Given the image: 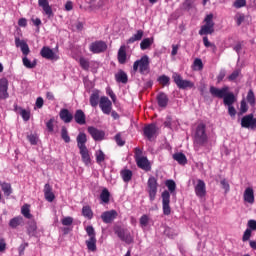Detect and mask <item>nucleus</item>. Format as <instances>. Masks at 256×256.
<instances>
[{
  "instance_id": "obj_1",
  "label": "nucleus",
  "mask_w": 256,
  "mask_h": 256,
  "mask_svg": "<svg viewBox=\"0 0 256 256\" xmlns=\"http://www.w3.org/2000/svg\"><path fill=\"white\" fill-rule=\"evenodd\" d=\"M194 147H205L209 143V136H207V125L200 123L197 125L194 133Z\"/></svg>"
},
{
  "instance_id": "obj_2",
  "label": "nucleus",
  "mask_w": 256,
  "mask_h": 256,
  "mask_svg": "<svg viewBox=\"0 0 256 256\" xmlns=\"http://www.w3.org/2000/svg\"><path fill=\"white\" fill-rule=\"evenodd\" d=\"M150 62H149V56L144 55L141 57V59L136 60L133 64V71L135 73H137V71H139V73L141 75H149V72L151 71V68L149 66Z\"/></svg>"
},
{
  "instance_id": "obj_3",
  "label": "nucleus",
  "mask_w": 256,
  "mask_h": 256,
  "mask_svg": "<svg viewBox=\"0 0 256 256\" xmlns=\"http://www.w3.org/2000/svg\"><path fill=\"white\" fill-rule=\"evenodd\" d=\"M85 231L89 237V239L85 241V245L88 251L95 253L97 251V234L95 233V228H93V226H87Z\"/></svg>"
},
{
  "instance_id": "obj_4",
  "label": "nucleus",
  "mask_w": 256,
  "mask_h": 256,
  "mask_svg": "<svg viewBox=\"0 0 256 256\" xmlns=\"http://www.w3.org/2000/svg\"><path fill=\"white\" fill-rule=\"evenodd\" d=\"M205 25L201 26L199 35H213L215 33V22H213V14H208L204 19Z\"/></svg>"
},
{
  "instance_id": "obj_5",
  "label": "nucleus",
  "mask_w": 256,
  "mask_h": 256,
  "mask_svg": "<svg viewBox=\"0 0 256 256\" xmlns=\"http://www.w3.org/2000/svg\"><path fill=\"white\" fill-rule=\"evenodd\" d=\"M172 79L174 83L177 85L178 89H193L195 87V83L191 80H184L181 74L174 72L172 74Z\"/></svg>"
},
{
  "instance_id": "obj_6",
  "label": "nucleus",
  "mask_w": 256,
  "mask_h": 256,
  "mask_svg": "<svg viewBox=\"0 0 256 256\" xmlns=\"http://www.w3.org/2000/svg\"><path fill=\"white\" fill-rule=\"evenodd\" d=\"M158 188H159V183H157V178H155V176L149 177L147 181L146 191L149 195L150 201H153L157 197Z\"/></svg>"
},
{
  "instance_id": "obj_7",
  "label": "nucleus",
  "mask_w": 256,
  "mask_h": 256,
  "mask_svg": "<svg viewBox=\"0 0 256 256\" xmlns=\"http://www.w3.org/2000/svg\"><path fill=\"white\" fill-rule=\"evenodd\" d=\"M115 234L121 241H124V243H127V245H131L133 243V236H131V232L125 228L118 227L115 230Z\"/></svg>"
},
{
  "instance_id": "obj_8",
  "label": "nucleus",
  "mask_w": 256,
  "mask_h": 256,
  "mask_svg": "<svg viewBox=\"0 0 256 256\" xmlns=\"http://www.w3.org/2000/svg\"><path fill=\"white\" fill-rule=\"evenodd\" d=\"M162 209L164 215H171V194L169 191L165 190L162 192Z\"/></svg>"
},
{
  "instance_id": "obj_9",
  "label": "nucleus",
  "mask_w": 256,
  "mask_h": 256,
  "mask_svg": "<svg viewBox=\"0 0 256 256\" xmlns=\"http://www.w3.org/2000/svg\"><path fill=\"white\" fill-rule=\"evenodd\" d=\"M99 107L104 115H111V110L113 109V103L107 96H102L100 98Z\"/></svg>"
},
{
  "instance_id": "obj_10",
  "label": "nucleus",
  "mask_w": 256,
  "mask_h": 256,
  "mask_svg": "<svg viewBox=\"0 0 256 256\" xmlns=\"http://www.w3.org/2000/svg\"><path fill=\"white\" fill-rule=\"evenodd\" d=\"M241 127L244 129H256V118L248 114L241 119Z\"/></svg>"
},
{
  "instance_id": "obj_11",
  "label": "nucleus",
  "mask_w": 256,
  "mask_h": 256,
  "mask_svg": "<svg viewBox=\"0 0 256 256\" xmlns=\"http://www.w3.org/2000/svg\"><path fill=\"white\" fill-rule=\"evenodd\" d=\"M89 50L94 54L104 53V51H107V43L101 40L92 42L89 46Z\"/></svg>"
},
{
  "instance_id": "obj_12",
  "label": "nucleus",
  "mask_w": 256,
  "mask_h": 256,
  "mask_svg": "<svg viewBox=\"0 0 256 256\" xmlns=\"http://www.w3.org/2000/svg\"><path fill=\"white\" fill-rule=\"evenodd\" d=\"M227 93H229L228 86H224L222 88H217L215 86L210 87V94L212 97H217V99H223Z\"/></svg>"
},
{
  "instance_id": "obj_13",
  "label": "nucleus",
  "mask_w": 256,
  "mask_h": 256,
  "mask_svg": "<svg viewBox=\"0 0 256 256\" xmlns=\"http://www.w3.org/2000/svg\"><path fill=\"white\" fill-rule=\"evenodd\" d=\"M196 197L203 199L205 195H207V187L205 185V181L199 179L197 180V184L194 187Z\"/></svg>"
},
{
  "instance_id": "obj_14",
  "label": "nucleus",
  "mask_w": 256,
  "mask_h": 256,
  "mask_svg": "<svg viewBox=\"0 0 256 256\" xmlns=\"http://www.w3.org/2000/svg\"><path fill=\"white\" fill-rule=\"evenodd\" d=\"M87 131L89 135H91L92 139H94V141H103V139H105V131L103 130H99L93 126H89L87 128Z\"/></svg>"
},
{
  "instance_id": "obj_15",
  "label": "nucleus",
  "mask_w": 256,
  "mask_h": 256,
  "mask_svg": "<svg viewBox=\"0 0 256 256\" xmlns=\"http://www.w3.org/2000/svg\"><path fill=\"white\" fill-rule=\"evenodd\" d=\"M9 80L7 78L0 79V98L9 99Z\"/></svg>"
},
{
  "instance_id": "obj_16",
  "label": "nucleus",
  "mask_w": 256,
  "mask_h": 256,
  "mask_svg": "<svg viewBox=\"0 0 256 256\" xmlns=\"http://www.w3.org/2000/svg\"><path fill=\"white\" fill-rule=\"evenodd\" d=\"M143 133H144V137H147V139L151 141V138L154 135H157V125L154 123L146 125L143 129Z\"/></svg>"
},
{
  "instance_id": "obj_17",
  "label": "nucleus",
  "mask_w": 256,
  "mask_h": 256,
  "mask_svg": "<svg viewBox=\"0 0 256 256\" xmlns=\"http://www.w3.org/2000/svg\"><path fill=\"white\" fill-rule=\"evenodd\" d=\"M101 219L103 223H113V221L117 219V211L116 210L105 211L101 214Z\"/></svg>"
},
{
  "instance_id": "obj_18",
  "label": "nucleus",
  "mask_w": 256,
  "mask_h": 256,
  "mask_svg": "<svg viewBox=\"0 0 256 256\" xmlns=\"http://www.w3.org/2000/svg\"><path fill=\"white\" fill-rule=\"evenodd\" d=\"M15 45L16 47H20L22 54L24 57H27L29 53H31V50L29 49V44L25 42V40H21L20 38H15Z\"/></svg>"
},
{
  "instance_id": "obj_19",
  "label": "nucleus",
  "mask_w": 256,
  "mask_h": 256,
  "mask_svg": "<svg viewBox=\"0 0 256 256\" xmlns=\"http://www.w3.org/2000/svg\"><path fill=\"white\" fill-rule=\"evenodd\" d=\"M243 199L245 203H249L250 205H253V203H255V192L251 187L245 189Z\"/></svg>"
},
{
  "instance_id": "obj_20",
  "label": "nucleus",
  "mask_w": 256,
  "mask_h": 256,
  "mask_svg": "<svg viewBox=\"0 0 256 256\" xmlns=\"http://www.w3.org/2000/svg\"><path fill=\"white\" fill-rule=\"evenodd\" d=\"M156 101L158 103V107L165 109V107L169 105V96H167L165 92H160L157 94Z\"/></svg>"
},
{
  "instance_id": "obj_21",
  "label": "nucleus",
  "mask_w": 256,
  "mask_h": 256,
  "mask_svg": "<svg viewBox=\"0 0 256 256\" xmlns=\"http://www.w3.org/2000/svg\"><path fill=\"white\" fill-rule=\"evenodd\" d=\"M44 197L49 203H53V201H55V194L53 193V187H51V184H45Z\"/></svg>"
},
{
  "instance_id": "obj_22",
  "label": "nucleus",
  "mask_w": 256,
  "mask_h": 256,
  "mask_svg": "<svg viewBox=\"0 0 256 256\" xmlns=\"http://www.w3.org/2000/svg\"><path fill=\"white\" fill-rule=\"evenodd\" d=\"M74 120L78 125H85V123H87L85 112H83L81 109L76 110L74 114Z\"/></svg>"
},
{
  "instance_id": "obj_23",
  "label": "nucleus",
  "mask_w": 256,
  "mask_h": 256,
  "mask_svg": "<svg viewBox=\"0 0 256 256\" xmlns=\"http://www.w3.org/2000/svg\"><path fill=\"white\" fill-rule=\"evenodd\" d=\"M76 141L79 150L87 149V134L80 132L76 138Z\"/></svg>"
},
{
  "instance_id": "obj_24",
  "label": "nucleus",
  "mask_w": 256,
  "mask_h": 256,
  "mask_svg": "<svg viewBox=\"0 0 256 256\" xmlns=\"http://www.w3.org/2000/svg\"><path fill=\"white\" fill-rule=\"evenodd\" d=\"M39 7H42L45 15L51 17L53 15V9L49 5V0H38Z\"/></svg>"
},
{
  "instance_id": "obj_25",
  "label": "nucleus",
  "mask_w": 256,
  "mask_h": 256,
  "mask_svg": "<svg viewBox=\"0 0 256 256\" xmlns=\"http://www.w3.org/2000/svg\"><path fill=\"white\" fill-rule=\"evenodd\" d=\"M117 59L120 65H125V63H127V48L125 47V45H122L119 48Z\"/></svg>"
},
{
  "instance_id": "obj_26",
  "label": "nucleus",
  "mask_w": 256,
  "mask_h": 256,
  "mask_svg": "<svg viewBox=\"0 0 256 256\" xmlns=\"http://www.w3.org/2000/svg\"><path fill=\"white\" fill-rule=\"evenodd\" d=\"M40 55L41 57H43V59H49L50 61H53V59H55V52H53V50L47 46H44L41 49Z\"/></svg>"
},
{
  "instance_id": "obj_27",
  "label": "nucleus",
  "mask_w": 256,
  "mask_h": 256,
  "mask_svg": "<svg viewBox=\"0 0 256 256\" xmlns=\"http://www.w3.org/2000/svg\"><path fill=\"white\" fill-rule=\"evenodd\" d=\"M136 164H137V167H139V169H143L144 171H151L149 160L145 156H143L142 158H138L136 160Z\"/></svg>"
},
{
  "instance_id": "obj_28",
  "label": "nucleus",
  "mask_w": 256,
  "mask_h": 256,
  "mask_svg": "<svg viewBox=\"0 0 256 256\" xmlns=\"http://www.w3.org/2000/svg\"><path fill=\"white\" fill-rule=\"evenodd\" d=\"M60 119L64 123H71L73 121V114L68 109L63 108L60 110Z\"/></svg>"
},
{
  "instance_id": "obj_29",
  "label": "nucleus",
  "mask_w": 256,
  "mask_h": 256,
  "mask_svg": "<svg viewBox=\"0 0 256 256\" xmlns=\"http://www.w3.org/2000/svg\"><path fill=\"white\" fill-rule=\"evenodd\" d=\"M115 80L117 81V83H123L124 85H126V83H128L129 81V77L127 76V73L125 71L120 69L115 74Z\"/></svg>"
},
{
  "instance_id": "obj_30",
  "label": "nucleus",
  "mask_w": 256,
  "mask_h": 256,
  "mask_svg": "<svg viewBox=\"0 0 256 256\" xmlns=\"http://www.w3.org/2000/svg\"><path fill=\"white\" fill-rule=\"evenodd\" d=\"M79 151H80V155L82 157V162L84 163V165L86 166L91 165V155L89 154V149L82 148Z\"/></svg>"
},
{
  "instance_id": "obj_31",
  "label": "nucleus",
  "mask_w": 256,
  "mask_h": 256,
  "mask_svg": "<svg viewBox=\"0 0 256 256\" xmlns=\"http://www.w3.org/2000/svg\"><path fill=\"white\" fill-rule=\"evenodd\" d=\"M235 101H237V98H235V94H233V92H227L226 95L223 97V103L227 107L233 106Z\"/></svg>"
},
{
  "instance_id": "obj_32",
  "label": "nucleus",
  "mask_w": 256,
  "mask_h": 256,
  "mask_svg": "<svg viewBox=\"0 0 256 256\" xmlns=\"http://www.w3.org/2000/svg\"><path fill=\"white\" fill-rule=\"evenodd\" d=\"M23 217L22 216H16L9 221V228L10 229H17V227H21L23 225Z\"/></svg>"
},
{
  "instance_id": "obj_33",
  "label": "nucleus",
  "mask_w": 256,
  "mask_h": 256,
  "mask_svg": "<svg viewBox=\"0 0 256 256\" xmlns=\"http://www.w3.org/2000/svg\"><path fill=\"white\" fill-rule=\"evenodd\" d=\"M143 35H145V32H143V30H137V32L127 40L128 45L135 43V41H141V39H143Z\"/></svg>"
},
{
  "instance_id": "obj_34",
  "label": "nucleus",
  "mask_w": 256,
  "mask_h": 256,
  "mask_svg": "<svg viewBox=\"0 0 256 256\" xmlns=\"http://www.w3.org/2000/svg\"><path fill=\"white\" fill-rule=\"evenodd\" d=\"M120 175L124 181V183H129L131 179H133V171L129 169H124L120 171Z\"/></svg>"
},
{
  "instance_id": "obj_35",
  "label": "nucleus",
  "mask_w": 256,
  "mask_h": 256,
  "mask_svg": "<svg viewBox=\"0 0 256 256\" xmlns=\"http://www.w3.org/2000/svg\"><path fill=\"white\" fill-rule=\"evenodd\" d=\"M1 189L5 197H10L13 194V187L11 186V183L3 182L1 184Z\"/></svg>"
},
{
  "instance_id": "obj_36",
  "label": "nucleus",
  "mask_w": 256,
  "mask_h": 256,
  "mask_svg": "<svg viewBox=\"0 0 256 256\" xmlns=\"http://www.w3.org/2000/svg\"><path fill=\"white\" fill-rule=\"evenodd\" d=\"M173 159L177 161L179 165H187V156L181 152L173 154Z\"/></svg>"
},
{
  "instance_id": "obj_37",
  "label": "nucleus",
  "mask_w": 256,
  "mask_h": 256,
  "mask_svg": "<svg viewBox=\"0 0 256 256\" xmlns=\"http://www.w3.org/2000/svg\"><path fill=\"white\" fill-rule=\"evenodd\" d=\"M22 63L24 65V67H26V69H35V67H37V60H33L31 62V60H29V58H27V56H24L22 58Z\"/></svg>"
},
{
  "instance_id": "obj_38",
  "label": "nucleus",
  "mask_w": 256,
  "mask_h": 256,
  "mask_svg": "<svg viewBox=\"0 0 256 256\" xmlns=\"http://www.w3.org/2000/svg\"><path fill=\"white\" fill-rule=\"evenodd\" d=\"M27 232L30 237L35 236V233H37V222L34 220L28 222Z\"/></svg>"
},
{
  "instance_id": "obj_39",
  "label": "nucleus",
  "mask_w": 256,
  "mask_h": 256,
  "mask_svg": "<svg viewBox=\"0 0 256 256\" xmlns=\"http://www.w3.org/2000/svg\"><path fill=\"white\" fill-rule=\"evenodd\" d=\"M82 215L86 219H89V220L93 219V210L91 209V206L89 205L83 206Z\"/></svg>"
},
{
  "instance_id": "obj_40",
  "label": "nucleus",
  "mask_w": 256,
  "mask_h": 256,
  "mask_svg": "<svg viewBox=\"0 0 256 256\" xmlns=\"http://www.w3.org/2000/svg\"><path fill=\"white\" fill-rule=\"evenodd\" d=\"M153 45V38H145L140 43V48L142 51L149 49Z\"/></svg>"
},
{
  "instance_id": "obj_41",
  "label": "nucleus",
  "mask_w": 256,
  "mask_h": 256,
  "mask_svg": "<svg viewBox=\"0 0 256 256\" xmlns=\"http://www.w3.org/2000/svg\"><path fill=\"white\" fill-rule=\"evenodd\" d=\"M91 107H97L99 105V92H93L90 96Z\"/></svg>"
},
{
  "instance_id": "obj_42",
  "label": "nucleus",
  "mask_w": 256,
  "mask_h": 256,
  "mask_svg": "<svg viewBox=\"0 0 256 256\" xmlns=\"http://www.w3.org/2000/svg\"><path fill=\"white\" fill-rule=\"evenodd\" d=\"M110 198H111V193L107 188H104L100 194V199L102 203H109Z\"/></svg>"
},
{
  "instance_id": "obj_43",
  "label": "nucleus",
  "mask_w": 256,
  "mask_h": 256,
  "mask_svg": "<svg viewBox=\"0 0 256 256\" xmlns=\"http://www.w3.org/2000/svg\"><path fill=\"white\" fill-rule=\"evenodd\" d=\"M95 157L96 163H98V165H101V163H103V161L106 159L105 152H103L101 149L95 152Z\"/></svg>"
},
{
  "instance_id": "obj_44",
  "label": "nucleus",
  "mask_w": 256,
  "mask_h": 256,
  "mask_svg": "<svg viewBox=\"0 0 256 256\" xmlns=\"http://www.w3.org/2000/svg\"><path fill=\"white\" fill-rule=\"evenodd\" d=\"M29 205L25 204L22 206L21 208V214L23 215V217H25L26 219H31V217H33V215L31 214V209H29Z\"/></svg>"
},
{
  "instance_id": "obj_45",
  "label": "nucleus",
  "mask_w": 256,
  "mask_h": 256,
  "mask_svg": "<svg viewBox=\"0 0 256 256\" xmlns=\"http://www.w3.org/2000/svg\"><path fill=\"white\" fill-rule=\"evenodd\" d=\"M194 71H203V60L201 58H196L193 62Z\"/></svg>"
},
{
  "instance_id": "obj_46",
  "label": "nucleus",
  "mask_w": 256,
  "mask_h": 256,
  "mask_svg": "<svg viewBox=\"0 0 256 256\" xmlns=\"http://www.w3.org/2000/svg\"><path fill=\"white\" fill-rule=\"evenodd\" d=\"M246 101H247V103H249V105H251V107H254V105H255V93L253 92V90L248 91Z\"/></svg>"
},
{
  "instance_id": "obj_47",
  "label": "nucleus",
  "mask_w": 256,
  "mask_h": 256,
  "mask_svg": "<svg viewBox=\"0 0 256 256\" xmlns=\"http://www.w3.org/2000/svg\"><path fill=\"white\" fill-rule=\"evenodd\" d=\"M61 138L66 143H71V137H69V132L67 131V128L65 126L61 129Z\"/></svg>"
},
{
  "instance_id": "obj_48",
  "label": "nucleus",
  "mask_w": 256,
  "mask_h": 256,
  "mask_svg": "<svg viewBox=\"0 0 256 256\" xmlns=\"http://www.w3.org/2000/svg\"><path fill=\"white\" fill-rule=\"evenodd\" d=\"M171 81V78H169V76L167 75H162L158 78V83H160V85H162V87H167V85H169Z\"/></svg>"
},
{
  "instance_id": "obj_49",
  "label": "nucleus",
  "mask_w": 256,
  "mask_h": 256,
  "mask_svg": "<svg viewBox=\"0 0 256 256\" xmlns=\"http://www.w3.org/2000/svg\"><path fill=\"white\" fill-rule=\"evenodd\" d=\"M79 63H80V67L84 70V71H89V67H90V63L89 60L81 57L79 59Z\"/></svg>"
},
{
  "instance_id": "obj_50",
  "label": "nucleus",
  "mask_w": 256,
  "mask_h": 256,
  "mask_svg": "<svg viewBox=\"0 0 256 256\" xmlns=\"http://www.w3.org/2000/svg\"><path fill=\"white\" fill-rule=\"evenodd\" d=\"M165 185L168 188V191H170V193L175 192V190L177 189V184H175V181L173 180H167Z\"/></svg>"
},
{
  "instance_id": "obj_51",
  "label": "nucleus",
  "mask_w": 256,
  "mask_h": 256,
  "mask_svg": "<svg viewBox=\"0 0 256 256\" xmlns=\"http://www.w3.org/2000/svg\"><path fill=\"white\" fill-rule=\"evenodd\" d=\"M20 115L23 121H29L31 119V111L21 109Z\"/></svg>"
},
{
  "instance_id": "obj_52",
  "label": "nucleus",
  "mask_w": 256,
  "mask_h": 256,
  "mask_svg": "<svg viewBox=\"0 0 256 256\" xmlns=\"http://www.w3.org/2000/svg\"><path fill=\"white\" fill-rule=\"evenodd\" d=\"M246 5H247V0H235V2L233 3V7H235V9H241Z\"/></svg>"
},
{
  "instance_id": "obj_53",
  "label": "nucleus",
  "mask_w": 256,
  "mask_h": 256,
  "mask_svg": "<svg viewBox=\"0 0 256 256\" xmlns=\"http://www.w3.org/2000/svg\"><path fill=\"white\" fill-rule=\"evenodd\" d=\"M27 139L31 145H37L39 138L35 134H30L27 136Z\"/></svg>"
},
{
  "instance_id": "obj_54",
  "label": "nucleus",
  "mask_w": 256,
  "mask_h": 256,
  "mask_svg": "<svg viewBox=\"0 0 256 256\" xmlns=\"http://www.w3.org/2000/svg\"><path fill=\"white\" fill-rule=\"evenodd\" d=\"M236 25L240 27L241 23L245 21V14L238 13L235 16Z\"/></svg>"
},
{
  "instance_id": "obj_55",
  "label": "nucleus",
  "mask_w": 256,
  "mask_h": 256,
  "mask_svg": "<svg viewBox=\"0 0 256 256\" xmlns=\"http://www.w3.org/2000/svg\"><path fill=\"white\" fill-rule=\"evenodd\" d=\"M140 225L141 227H147V225H149V216L146 214L142 215L140 217Z\"/></svg>"
},
{
  "instance_id": "obj_56",
  "label": "nucleus",
  "mask_w": 256,
  "mask_h": 256,
  "mask_svg": "<svg viewBox=\"0 0 256 256\" xmlns=\"http://www.w3.org/2000/svg\"><path fill=\"white\" fill-rule=\"evenodd\" d=\"M241 74L240 70H234L231 75H229L227 77L228 81H235L237 79V77H239V75Z\"/></svg>"
},
{
  "instance_id": "obj_57",
  "label": "nucleus",
  "mask_w": 256,
  "mask_h": 256,
  "mask_svg": "<svg viewBox=\"0 0 256 256\" xmlns=\"http://www.w3.org/2000/svg\"><path fill=\"white\" fill-rule=\"evenodd\" d=\"M54 123H55V118H51L47 123L46 127L49 133H53L54 131Z\"/></svg>"
},
{
  "instance_id": "obj_58",
  "label": "nucleus",
  "mask_w": 256,
  "mask_h": 256,
  "mask_svg": "<svg viewBox=\"0 0 256 256\" xmlns=\"http://www.w3.org/2000/svg\"><path fill=\"white\" fill-rule=\"evenodd\" d=\"M62 225L69 227V225H73V217L68 216L62 219Z\"/></svg>"
},
{
  "instance_id": "obj_59",
  "label": "nucleus",
  "mask_w": 256,
  "mask_h": 256,
  "mask_svg": "<svg viewBox=\"0 0 256 256\" xmlns=\"http://www.w3.org/2000/svg\"><path fill=\"white\" fill-rule=\"evenodd\" d=\"M247 111H249V107L247 106V102L245 100H241L240 102V112L243 113H247Z\"/></svg>"
},
{
  "instance_id": "obj_60",
  "label": "nucleus",
  "mask_w": 256,
  "mask_h": 256,
  "mask_svg": "<svg viewBox=\"0 0 256 256\" xmlns=\"http://www.w3.org/2000/svg\"><path fill=\"white\" fill-rule=\"evenodd\" d=\"M251 229L247 228L245 231H244V234H243V237H242V241L245 242V241H249V239H251Z\"/></svg>"
},
{
  "instance_id": "obj_61",
  "label": "nucleus",
  "mask_w": 256,
  "mask_h": 256,
  "mask_svg": "<svg viewBox=\"0 0 256 256\" xmlns=\"http://www.w3.org/2000/svg\"><path fill=\"white\" fill-rule=\"evenodd\" d=\"M203 43H204V47H212L214 51L215 49H217V46H215V44L209 42V38L207 36L203 37Z\"/></svg>"
},
{
  "instance_id": "obj_62",
  "label": "nucleus",
  "mask_w": 256,
  "mask_h": 256,
  "mask_svg": "<svg viewBox=\"0 0 256 256\" xmlns=\"http://www.w3.org/2000/svg\"><path fill=\"white\" fill-rule=\"evenodd\" d=\"M115 141H116V143H117V145L119 146V147H123V145H125V141H124V139L121 137V134H116V136H115Z\"/></svg>"
},
{
  "instance_id": "obj_63",
  "label": "nucleus",
  "mask_w": 256,
  "mask_h": 256,
  "mask_svg": "<svg viewBox=\"0 0 256 256\" xmlns=\"http://www.w3.org/2000/svg\"><path fill=\"white\" fill-rule=\"evenodd\" d=\"M225 75H227V71H225V69H221L217 76V83H221V81H223V79H225Z\"/></svg>"
},
{
  "instance_id": "obj_64",
  "label": "nucleus",
  "mask_w": 256,
  "mask_h": 256,
  "mask_svg": "<svg viewBox=\"0 0 256 256\" xmlns=\"http://www.w3.org/2000/svg\"><path fill=\"white\" fill-rule=\"evenodd\" d=\"M248 227L251 231H256V220H249Z\"/></svg>"
}]
</instances>
